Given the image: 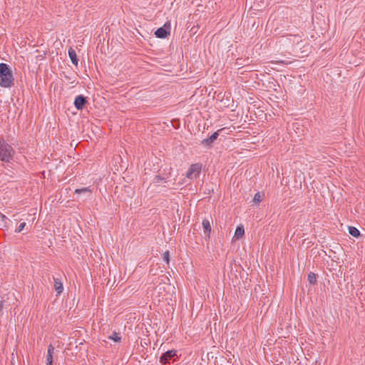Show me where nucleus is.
<instances>
[{"label":"nucleus","instance_id":"14","mask_svg":"<svg viewBox=\"0 0 365 365\" xmlns=\"http://www.w3.org/2000/svg\"><path fill=\"white\" fill-rule=\"evenodd\" d=\"M202 227L205 234H210L211 232V225L210 221L207 219H204L202 221Z\"/></svg>","mask_w":365,"mask_h":365},{"label":"nucleus","instance_id":"3","mask_svg":"<svg viewBox=\"0 0 365 365\" xmlns=\"http://www.w3.org/2000/svg\"><path fill=\"white\" fill-rule=\"evenodd\" d=\"M177 350L172 349L168 350L163 353L161 356L160 357V362L162 364H170V361L173 359V362L176 361V358L178 357L177 355Z\"/></svg>","mask_w":365,"mask_h":365},{"label":"nucleus","instance_id":"21","mask_svg":"<svg viewBox=\"0 0 365 365\" xmlns=\"http://www.w3.org/2000/svg\"><path fill=\"white\" fill-rule=\"evenodd\" d=\"M163 180H165V178H162L160 175H156L154 178V182L155 183H159Z\"/></svg>","mask_w":365,"mask_h":365},{"label":"nucleus","instance_id":"9","mask_svg":"<svg viewBox=\"0 0 365 365\" xmlns=\"http://www.w3.org/2000/svg\"><path fill=\"white\" fill-rule=\"evenodd\" d=\"M54 353V347L52 344H49L48 347L47 356H46V365L53 364V354Z\"/></svg>","mask_w":365,"mask_h":365},{"label":"nucleus","instance_id":"13","mask_svg":"<svg viewBox=\"0 0 365 365\" xmlns=\"http://www.w3.org/2000/svg\"><path fill=\"white\" fill-rule=\"evenodd\" d=\"M245 234V229L242 225H239L237 227L235 232V237L238 240L241 238Z\"/></svg>","mask_w":365,"mask_h":365},{"label":"nucleus","instance_id":"17","mask_svg":"<svg viewBox=\"0 0 365 365\" xmlns=\"http://www.w3.org/2000/svg\"><path fill=\"white\" fill-rule=\"evenodd\" d=\"M109 339L114 341L115 342H120L121 340V337L119 336V334L114 331L112 335L108 336Z\"/></svg>","mask_w":365,"mask_h":365},{"label":"nucleus","instance_id":"5","mask_svg":"<svg viewBox=\"0 0 365 365\" xmlns=\"http://www.w3.org/2000/svg\"><path fill=\"white\" fill-rule=\"evenodd\" d=\"M170 24H165L163 27H160L155 31V36L160 38H166L168 35L170 34Z\"/></svg>","mask_w":365,"mask_h":365},{"label":"nucleus","instance_id":"22","mask_svg":"<svg viewBox=\"0 0 365 365\" xmlns=\"http://www.w3.org/2000/svg\"><path fill=\"white\" fill-rule=\"evenodd\" d=\"M272 63H282V64H287L288 61L285 60L282 61H272Z\"/></svg>","mask_w":365,"mask_h":365},{"label":"nucleus","instance_id":"11","mask_svg":"<svg viewBox=\"0 0 365 365\" xmlns=\"http://www.w3.org/2000/svg\"><path fill=\"white\" fill-rule=\"evenodd\" d=\"M54 279V288L56 292V295H59L63 292V283L57 278L53 277Z\"/></svg>","mask_w":365,"mask_h":365},{"label":"nucleus","instance_id":"16","mask_svg":"<svg viewBox=\"0 0 365 365\" xmlns=\"http://www.w3.org/2000/svg\"><path fill=\"white\" fill-rule=\"evenodd\" d=\"M307 279L311 284H314L317 282V277L314 272H310L308 274Z\"/></svg>","mask_w":365,"mask_h":365},{"label":"nucleus","instance_id":"6","mask_svg":"<svg viewBox=\"0 0 365 365\" xmlns=\"http://www.w3.org/2000/svg\"><path fill=\"white\" fill-rule=\"evenodd\" d=\"M222 130H218L217 131L215 132L214 133H212L209 138H207L205 139H203L202 141H201V144L204 146H206V147H211L212 143L217 140V138H218L219 136V133Z\"/></svg>","mask_w":365,"mask_h":365},{"label":"nucleus","instance_id":"4","mask_svg":"<svg viewBox=\"0 0 365 365\" xmlns=\"http://www.w3.org/2000/svg\"><path fill=\"white\" fill-rule=\"evenodd\" d=\"M202 165L195 163L190 165L188 171L186 173V177L190 179L197 178L201 172Z\"/></svg>","mask_w":365,"mask_h":365},{"label":"nucleus","instance_id":"7","mask_svg":"<svg viewBox=\"0 0 365 365\" xmlns=\"http://www.w3.org/2000/svg\"><path fill=\"white\" fill-rule=\"evenodd\" d=\"M302 36L299 35H288L286 36L284 39V42L287 44L294 46L298 45L300 42H302Z\"/></svg>","mask_w":365,"mask_h":365},{"label":"nucleus","instance_id":"12","mask_svg":"<svg viewBox=\"0 0 365 365\" xmlns=\"http://www.w3.org/2000/svg\"><path fill=\"white\" fill-rule=\"evenodd\" d=\"M68 56L71 58V62L76 66H78V58L77 57L76 53L72 48L68 49Z\"/></svg>","mask_w":365,"mask_h":365},{"label":"nucleus","instance_id":"24","mask_svg":"<svg viewBox=\"0 0 365 365\" xmlns=\"http://www.w3.org/2000/svg\"><path fill=\"white\" fill-rule=\"evenodd\" d=\"M1 217H2L3 219L6 218L5 215H3V214H1Z\"/></svg>","mask_w":365,"mask_h":365},{"label":"nucleus","instance_id":"8","mask_svg":"<svg viewBox=\"0 0 365 365\" xmlns=\"http://www.w3.org/2000/svg\"><path fill=\"white\" fill-rule=\"evenodd\" d=\"M86 103H87L86 98L82 95H79V96H76L74 100V106H75L76 108L78 110H82L85 107Z\"/></svg>","mask_w":365,"mask_h":365},{"label":"nucleus","instance_id":"1","mask_svg":"<svg viewBox=\"0 0 365 365\" xmlns=\"http://www.w3.org/2000/svg\"><path fill=\"white\" fill-rule=\"evenodd\" d=\"M14 76L9 66L4 63H0V86L4 88L11 87L13 84Z\"/></svg>","mask_w":365,"mask_h":365},{"label":"nucleus","instance_id":"19","mask_svg":"<svg viewBox=\"0 0 365 365\" xmlns=\"http://www.w3.org/2000/svg\"><path fill=\"white\" fill-rule=\"evenodd\" d=\"M25 226H26V222L20 223V225L16 229L15 232L17 233L21 232L24 229Z\"/></svg>","mask_w":365,"mask_h":365},{"label":"nucleus","instance_id":"23","mask_svg":"<svg viewBox=\"0 0 365 365\" xmlns=\"http://www.w3.org/2000/svg\"><path fill=\"white\" fill-rule=\"evenodd\" d=\"M4 300L1 298L0 299V313L1 312L3 307H4Z\"/></svg>","mask_w":365,"mask_h":365},{"label":"nucleus","instance_id":"20","mask_svg":"<svg viewBox=\"0 0 365 365\" xmlns=\"http://www.w3.org/2000/svg\"><path fill=\"white\" fill-rule=\"evenodd\" d=\"M163 259L168 264L170 262V253L166 251L163 253Z\"/></svg>","mask_w":365,"mask_h":365},{"label":"nucleus","instance_id":"25","mask_svg":"<svg viewBox=\"0 0 365 365\" xmlns=\"http://www.w3.org/2000/svg\"><path fill=\"white\" fill-rule=\"evenodd\" d=\"M161 277L163 278H167L164 274H163Z\"/></svg>","mask_w":365,"mask_h":365},{"label":"nucleus","instance_id":"2","mask_svg":"<svg viewBox=\"0 0 365 365\" xmlns=\"http://www.w3.org/2000/svg\"><path fill=\"white\" fill-rule=\"evenodd\" d=\"M14 153L13 148L4 140L0 139V160L4 162H9L13 158Z\"/></svg>","mask_w":365,"mask_h":365},{"label":"nucleus","instance_id":"10","mask_svg":"<svg viewBox=\"0 0 365 365\" xmlns=\"http://www.w3.org/2000/svg\"><path fill=\"white\" fill-rule=\"evenodd\" d=\"M93 190L91 187L78 188L75 190V193L78 195L83 194L86 196H91Z\"/></svg>","mask_w":365,"mask_h":365},{"label":"nucleus","instance_id":"15","mask_svg":"<svg viewBox=\"0 0 365 365\" xmlns=\"http://www.w3.org/2000/svg\"><path fill=\"white\" fill-rule=\"evenodd\" d=\"M349 233L354 237H358L360 236L359 230L354 227H349Z\"/></svg>","mask_w":365,"mask_h":365},{"label":"nucleus","instance_id":"18","mask_svg":"<svg viewBox=\"0 0 365 365\" xmlns=\"http://www.w3.org/2000/svg\"><path fill=\"white\" fill-rule=\"evenodd\" d=\"M262 200V196L260 195L259 192H257L255 196H254V198H253V201L255 202V203H259Z\"/></svg>","mask_w":365,"mask_h":365}]
</instances>
